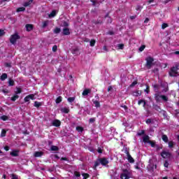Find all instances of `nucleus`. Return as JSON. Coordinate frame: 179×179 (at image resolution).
Returning <instances> with one entry per match:
<instances>
[{"label": "nucleus", "mask_w": 179, "mask_h": 179, "mask_svg": "<svg viewBox=\"0 0 179 179\" xmlns=\"http://www.w3.org/2000/svg\"><path fill=\"white\" fill-rule=\"evenodd\" d=\"M1 120H2V121H8V120H9V117L3 115L1 117Z\"/></svg>", "instance_id": "36"}, {"label": "nucleus", "mask_w": 179, "mask_h": 179, "mask_svg": "<svg viewBox=\"0 0 179 179\" xmlns=\"http://www.w3.org/2000/svg\"><path fill=\"white\" fill-rule=\"evenodd\" d=\"M145 48H146V45H142L138 48V51H140V52H142V51H143V50H145Z\"/></svg>", "instance_id": "44"}, {"label": "nucleus", "mask_w": 179, "mask_h": 179, "mask_svg": "<svg viewBox=\"0 0 179 179\" xmlns=\"http://www.w3.org/2000/svg\"><path fill=\"white\" fill-rule=\"evenodd\" d=\"M1 80L3 81L6 80V79H8V74L6 73H3L1 77H0Z\"/></svg>", "instance_id": "22"}, {"label": "nucleus", "mask_w": 179, "mask_h": 179, "mask_svg": "<svg viewBox=\"0 0 179 179\" xmlns=\"http://www.w3.org/2000/svg\"><path fill=\"white\" fill-rule=\"evenodd\" d=\"M136 85H138V80L134 81V82L130 85V87H134Z\"/></svg>", "instance_id": "51"}, {"label": "nucleus", "mask_w": 179, "mask_h": 179, "mask_svg": "<svg viewBox=\"0 0 179 179\" xmlns=\"http://www.w3.org/2000/svg\"><path fill=\"white\" fill-rule=\"evenodd\" d=\"M61 111L62 113H64V114H68L69 113V108H63L61 109Z\"/></svg>", "instance_id": "33"}, {"label": "nucleus", "mask_w": 179, "mask_h": 179, "mask_svg": "<svg viewBox=\"0 0 179 179\" xmlns=\"http://www.w3.org/2000/svg\"><path fill=\"white\" fill-rule=\"evenodd\" d=\"M150 137H149V136L146 135L143 137V142H144V143H149L150 141Z\"/></svg>", "instance_id": "12"}, {"label": "nucleus", "mask_w": 179, "mask_h": 179, "mask_svg": "<svg viewBox=\"0 0 179 179\" xmlns=\"http://www.w3.org/2000/svg\"><path fill=\"white\" fill-rule=\"evenodd\" d=\"M133 96H135L136 97H138L139 96H142V91L141 90H136L133 92Z\"/></svg>", "instance_id": "15"}, {"label": "nucleus", "mask_w": 179, "mask_h": 179, "mask_svg": "<svg viewBox=\"0 0 179 179\" xmlns=\"http://www.w3.org/2000/svg\"><path fill=\"white\" fill-rule=\"evenodd\" d=\"M166 27H169V24H167V23H163V24H162V29H166Z\"/></svg>", "instance_id": "52"}, {"label": "nucleus", "mask_w": 179, "mask_h": 179, "mask_svg": "<svg viewBox=\"0 0 179 179\" xmlns=\"http://www.w3.org/2000/svg\"><path fill=\"white\" fill-rule=\"evenodd\" d=\"M2 92L4 93V94H8V93H9V90H2Z\"/></svg>", "instance_id": "64"}, {"label": "nucleus", "mask_w": 179, "mask_h": 179, "mask_svg": "<svg viewBox=\"0 0 179 179\" xmlns=\"http://www.w3.org/2000/svg\"><path fill=\"white\" fill-rule=\"evenodd\" d=\"M154 110H155L156 111H158L159 113H162V108H160V106L157 104H154L152 106Z\"/></svg>", "instance_id": "14"}, {"label": "nucleus", "mask_w": 179, "mask_h": 179, "mask_svg": "<svg viewBox=\"0 0 179 179\" xmlns=\"http://www.w3.org/2000/svg\"><path fill=\"white\" fill-rule=\"evenodd\" d=\"M63 34L64 36H69V34H71V31H69V28H64Z\"/></svg>", "instance_id": "13"}, {"label": "nucleus", "mask_w": 179, "mask_h": 179, "mask_svg": "<svg viewBox=\"0 0 179 179\" xmlns=\"http://www.w3.org/2000/svg\"><path fill=\"white\" fill-rule=\"evenodd\" d=\"M76 131H78V132H83V127L78 126L76 127Z\"/></svg>", "instance_id": "45"}, {"label": "nucleus", "mask_w": 179, "mask_h": 179, "mask_svg": "<svg viewBox=\"0 0 179 179\" xmlns=\"http://www.w3.org/2000/svg\"><path fill=\"white\" fill-rule=\"evenodd\" d=\"M57 15V11L55 10H53L50 14L49 17H55V16Z\"/></svg>", "instance_id": "26"}, {"label": "nucleus", "mask_w": 179, "mask_h": 179, "mask_svg": "<svg viewBox=\"0 0 179 179\" xmlns=\"http://www.w3.org/2000/svg\"><path fill=\"white\" fill-rule=\"evenodd\" d=\"M31 3H33V0H28V1L24 3V6L27 8V6H30Z\"/></svg>", "instance_id": "24"}, {"label": "nucleus", "mask_w": 179, "mask_h": 179, "mask_svg": "<svg viewBox=\"0 0 179 179\" xmlns=\"http://www.w3.org/2000/svg\"><path fill=\"white\" fill-rule=\"evenodd\" d=\"M127 160H128L129 163H135V159H134L132 156H131V154L127 155Z\"/></svg>", "instance_id": "19"}, {"label": "nucleus", "mask_w": 179, "mask_h": 179, "mask_svg": "<svg viewBox=\"0 0 179 179\" xmlns=\"http://www.w3.org/2000/svg\"><path fill=\"white\" fill-rule=\"evenodd\" d=\"M101 164V162H100V158L96 160L95 162H94V170H96V169H97V167H99V166H100Z\"/></svg>", "instance_id": "18"}, {"label": "nucleus", "mask_w": 179, "mask_h": 179, "mask_svg": "<svg viewBox=\"0 0 179 179\" xmlns=\"http://www.w3.org/2000/svg\"><path fill=\"white\" fill-rule=\"evenodd\" d=\"M155 99L157 103H159V101H160V99H162V95H159V94H155Z\"/></svg>", "instance_id": "23"}, {"label": "nucleus", "mask_w": 179, "mask_h": 179, "mask_svg": "<svg viewBox=\"0 0 179 179\" xmlns=\"http://www.w3.org/2000/svg\"><path fill=\"white\" fill-rule=\"evenodd\" d=\"M11 179H19V177L17 176V175L13 173L11 174Z\"/></svg>", "instance_id": "55"}, {"label": "nucleus", "mask_w": 179, "mask_h": 179, "mask_svg": "<svg viewBox=\"0 0 179 179\" xmlns=\"http://www.w3.org/2000/svg\"><path fill=\"white\" fill-rule=\"evenodd\" d=\"M17 91L15 92V94H20L22 93V88L20 87H17Z\"/></svg>", "instance_id": "40"}, {"label": "nucleus", "mask_w": 179, "mask_h": 179, "mask_svg": "<svg viewBox=\"0 0 179 179\" xmlns=\"http://www.w3.org/2000/svg\"><path fill=\"white\" fill-rule=\"evenodd\" d=\"M92 22L93 23V24H103V20L98 18L96 20H93Z\"/></svg>", "instance_id": "8"}, {"label": "nucleus", "mask_w": 179, "mask_h": 179, "mask_svg": "<svg viewBox=\"0 0 179 179\" xmlns=\"http://www.w3.org/2000/svg\"><path fill=\"white\" fill-rule=\"evenodd\" d=\"M75 96L73 97H69L67 99V101H69V103H73L75 101Z\"/></svg>", "instance_id": "37"}, {"label": "nucleus", "mask_w": 179, "mask_h": 179, "mask_svg": "<svg viewBox=\"0 0 179 179\" xmlns=\"http://www.w3.org/2000/svg\"><path fill=\"white\" fill-rule=\"evenodd\" d=\"M50 150H52V152H58V150H59V148H58L57 145H52Z\"/></svg>", "instance_id": "21"}, {"label": "nucleus", "mask_w": 179, "mask_h": 179, "mask_svg": "<svg viewBox=\"0 0 179 179\" xmlns=\"http://www.w3.org/2000/svg\"><path fill=\"white\" fill-rule=\"evenodd\" d=\"M90 93H92V90L90 89H85L82 93L83 96H87V94H90Z\"/></svg>", "instance_id": "11"}, {"label": "nucleus", "mask_w": 179, "mask_h": 179, "mask_svg": "<svg viewBox=\"0 0 179 179\" xmlns=\"http://www.w3.org/2000/svg\"><path fill=\"white\" fill-rule=\"evenodd\" d=\"M10 156L13 157H19V150H13L10 152Z\"/></svg>", "instance_id": "9"}, {"label": "nucleus", "mask_w": 179, "mask_h": 179, "mask_svg": "<svg viewBox=\"0 0 179 179\" xmlns=\"http://www.w3.org/2000/svg\"><path fill=\"white\" fill-rule=\"evenodd\" d=\"M161 99H162L164 101H169V98L165 95H161Z\"/></svg>", "instance_id": "47"}, {"label": "nucleus", "mask_w": 179, "mask_h": 179, "mask_svg": "<svg viewBox=\"0 0 179 179\" xmlns=\"http://www.w3.org/2000/svg\"><path fill=\"white\" fill-rule=\"evenodd\" d=\"M8 86H15V80H13V79L9 78Z\"/></svg>", "instance_id": "29"}, {"label": "nucleus", "mask_w": 179, "mask_h": 179, "mask_svg": "<svg viewBox=\"0 0 179 179\" xmlns=\"http://www.w3.org/2000/svg\"><path fill=\"white\" fill-rule=\"evenodd\" d=\"M138 136H142V135H145V130H141L140 132L137 134Z\"/></svg>", "instance_id": "54"}, {"label": "nucleus", "mask_w": 179, "mask_h": 179, "mask_svg": "<svg viewBox=\"0 0 179 179\" xmlns=\"http://www.w3.org/2000/svg\"><path fill=\"white\" fill-rule=\"evenodd\" d=\"M44 155V152L43 151H37L34 152V157H41Z\"/></svg>", "instance_id": "10"}, {"label": "nucleus", "mask_w": 179, "mask_h": 179, "mask_svg": "<svg viewBox=\"0 0 179 179\" xmlns=\"http://www.w3.org/2000/svg\"><path fill=\"white\" fill-rule=\"evenodd\" d=\"M17 40H20V36H19V34H17V33H15V34L11 35L10 37V43L11 44H13V45H15V44H16V41H17Z\"/></svg>", "instance_id": "3"}, {"label": "nucleus", "mask_w": 179, "mask_h": 179, "mask_svg": "<svg viewBox=\"0 0 179 179\" xmlns=\"http://www.w3.org/2000/svg\"><path fill=\"white\" fill-rule=\"evenodd\" d=\"M147 94H149V92H150V87L148 85H146V89L144 90Z\"/></svg>", "instance_id": "42"}, {"label": "nucleus", "mask_w": 179, "mask_h": 179, "mask_svg": "<svg viewBox=\"0 0 179 179\" xmlns=\"http://www.w3.org/2000/svg\"><path fill=\"white\" fill-rule=\"evenodd\" d=\"M6 132H7V131L5 129H2L1 133V137L5 138V136H6Z\"/></svg>", "instance_id": "25"}, {"label": "nucleus", "mask_w": 179, "mask_h": 179, "mask_svg": "<svg viewBox=\"0 0 179 179\" xmlns=\"http://www.w3.org/2000/svg\"><path fill=\"white\" fill-rule=\"evenodd\" d=\"M145 61H146L145 66L147 69H151L152 66H153V62L155 61V59L149 56L145 59Z\"/></svg>", "instance_id": "2"}, {"label": "nucleus", "mask_w": 179, "mask_h": 179, "mask_svg": "<svg viewBox=\"0 0 179 179\" xmlns=\"http://www.w3.org/2000/svg\"><path fill=\"white\" fill-rule=\"evenodd\" d=\"M63 26L64 27H68L69 26V24L66 21H64Z\"/></svg>", "instance_id": "60"}, {"label": "nucleus", "mask_w": 179, "mask_h": 179, "mask_svg": "<svg viewBox=\"0 0 179 179\" xmlns=\"http://www.w3.org/2000/svg\"><path fill=\"white\" fill-rule=\"evenodd\" d=\"M54 33L55 34H59V33H61V29L60 28H58V27H56L55 29H54Z\"/></svg>", "instance_id": "35"}, {"label": "nucleus", "mask_w": 179, "mask_h": 179, "mask_svg": "<svg viewBox=\"0 0 179 179\" xmlns=\"http://www.w3.org/2000/svg\"><path fill=\"white\" fill-rule=\"evenodd\" d=\"M142 9H143V6L141 5H137L136 7V10H142Z\"/></svg>", "instance_id": "48"}, {"label": "nucleus", "mask_w": 179, "mask_h": 179, "mask_svg": "<svg viewBox=\"0 0 179 179\" xmlns=\"http://www.w3.org/2000/svg\"><path fill=\"white\" fill-rule=\"evenodd\" d=\"M143 104V107H145V106H146V101L143 100V99H140L138 101V106H141V104Z\"/></svg>", "instance_id": "28"}, {"label": "nucleus", "mask_w": 179, "mask_h": 179, "mask_svg": "<svg viewBox=\"0 0 179 179\" xmlns=\"http://www.w3.org/2000/svg\"><path fill=\"white\" fill-rule=\"evenodd\" d=\"M92 102H93V104H94V106L96 108H99V107H101L100 101L92 99Z\"/></svg>", "instance_id": "17"}, {"label": "nucleus", "mask_w": 179, "mask_h": 179, "mask_svg": "<svg viewBox=\"0 0 179 179\" xmlns=\"http://www.w3.org/2000/svg\"><path fill=\"white\" fill-rule=\"evenodd\" d=\"M47 26H48V22L44 21V22H43L42 27L44 29V28H45V27H47Z\"/></svg>", "instance_id": "50"}, {"label": "nucleus", "mask_w": 179, "mask_h": 179, "mask_svg": "<svg viewBox=\"0 0 179 179\" xmlns=\"http://www.w3.org/2000/svg\"><path fill=\"white\" fill-rule=\"evenodd\" d=\"M6 68H12V63H5Z\"/></svg>", "instance_id": "57"}, {"label": "nucleus", "mask_w": 179, "mask_h": 179, "mask_svg": "<svg viewBox=\"0 0 179 179\" xmlns=\"http://www.w3.org/2000/svg\"><path fill=\"white\" fill-rule=\"evenodd\" d=\"M17 99H19V95H17L16 94H15V95H13L10 98V100H11V101H15L16 100H17Z\"/></svg>", "instance_id": "32"}, {"label": "nucleus", "mask_w": 179, "mask_h": 179, "mask_svg": "<svg viewBox=\"0 0 179 179\" xmlns=\"http://www.w3.org/2000/svg\"><path fill=\"white\" fill-rule=\"evenodd\" d=\"M124 45L123 43H120L117 45L118 50H124Z\"/></svg>", "instance_id": "43"}, {"label": "nucleus", "mask_w": 179, "mask_h": 179, "mask_svg": "<svg viewBox=\"0 0 179 179\" xmlns=\"http://www.w3.org/2000/svg\"><path fill=\"white\" fill-rule=\"evenodd\" d=\"M124 153H125V155H127V156H129L130 155L129 154V150H128L127 148H124Z\"/></svg>", "instance_id": "58"}, {"label": "nucleus", "mask_w": 179, "mask_h": 179, "mask_svg": "<svg viewBox=\"0 0 179 179\" xmlns=\"http://www.w3.org/2000/svg\"><path fill=\"white\" fill-rule=\"evenodd\" d=\"M62 101V96H59L56 100H55V103L56 104H59V103H61Z\"/></svg>", "instance_id": "31"}, {"label": "nucleus", "mask_w": 179, "mask_h": 179, "mask_svg": "<svg viewBox=\"0 0 179 179\" xmlns=\"http://www.w3.org/2000/svg\"><path fill=\"white\" fill-rule=\"evenodd\" d=\"M53 52H57V50H58V46L57 45H55L52 48Z\"/></svg>", "instance_id": "53"}, {"label": "nucleus", "mask_w": 179, "mask_h": 179, "mask_svg": "<svg viewBox=\"0 0 179 179\" xmlns=\"http://www.w3.org/2000/svg\"><path fill=\"white\" fill-rule=\"evenodd\" d=\"M99 162L101 166H107V164L109 163L108 159H107L106 157L99 158Z\"/></svg>", "instance_id": "6"}, {"label": "nucleus", "mask_w": 179, "mask_h": 179, "mask_svg": "<svg viewBox=\"0 0 179 179\" xmlns=\"http://www.w3.org/2000/svg\"><path fill=\"white\" fill-rule=\"evenodd\" d=\"M179 65H176V66H173L171 68L169 71V76L174 77L177 73H178L177 71H178Z\"/></svg>", "instance_id": "4"}, {"label": "nucleus", "mask_w": 179, "mask_h": 179, "mask_svg": "<svg viewBox=\"0 0 179 179\" xmlns=\"http://www.w3.org/2000/svg\"><path fill=\"white\" fill-rule=\"evenodd\" d=\"M5 35V31L3 29H0V37Z\"/></svg>", "instance_id": "62"}, {"label": "nucleus", "mask_w": 179, "mask_h": 179, "mask_svg": "<svg viewBox=\"0 0 179 179\" xmlns=\"http://www.w3.org/2000/svg\"><path fill=\"white\" fill-rule=\"evenodd\" d=\"M24 10H26V8L24 7H20L17 8L16 10V12L19 13V12H24Z\"/></svg>", "instance_id": "34"}, {"label": "nucleus", "mask_w": 179, "mask_h": 179, "mask_svg": "<svg viewBox=\"0 0 179 179\" xmlns=\"http://www.w3.org/2000/svg\"><path fill=\"white\" fill-rule=\"evenodd\" d=\"M161 156L162 157H163V159H170L171 157V153H170L169 152L163 150L161 152Z\"/></svg>", "instance_id": "5"}, {"label": "nucleus", "mask_w": 179, "mask_h": 179, "mask_svg": "<svg viewBox=\"0 0 179 179\" xmlns=\"http://www.w3.org/2000/svg\"><path fill=\"white\" fill-rule=\"evenodd\" d=\"M27 31H31L33 30V24H27L25 26Z\"/></svg>", "instance_id": "20"}, {"label": "nucleus", "mask_w": 179, "mask_h": 179, "mask_svg": "<svg viewBox=\"0 0 179 179\" xmlns=\"http://www.w3.org/2000/svg\"><path fill=\"white\" fill-rule=\"evenodd\" d=\"M71 53L73 54L74 55H79V48H73L71 50Z\"/></svg>", "instance_id": "16"}, {"label": "nucleus", "mask_w": 179, "mask_h": 179, "mask_svg": "<svg viewBox=\"0 0 179 179\" xmlns=\"http://www.w3.org/2000/svg\"><path fill=\"white\" fill-rule=\"evenodd\" d=\"M28 97H29V100H34V94H33L28 95Z\"/></svg>", "instance_id": "61"}, {"label": "nucleus", "mask_w": 179, "mask_h": 179, "mask_svg": "<svg viewBox=\"0 0 179 179\" xmlns=\"http://www.w3.org/2000/svg\"><path fill=\"white\" fill-rule=\"evenodd\" d=\"M96 44V41L94 39H92L90 42V47H94Z\"/></svg>", "instance_id": "38"}, {"label": "nucleus", "mask_w": 179, "mask_h": 179, "mask_svg": "<svg viewBox=\"0 0 179 179\" xmlns=\"http://www.w3.org/2000/svg\"><path fill=\"white\" fill-rule=\"evenodd\" d=\"M82 176L83 177V179H87V178H89V177H90V175H89V173H82Z\"/></svg>", "instance_id": "39"}, {"label": "nucleus", "mask_w": 179, "mask_h": 179, "mask_svg": "<svg viewBox=\"0 0 179 179\" xmlns=\"http://www.w3.org/2000/svg\"><path fill=\"white\" fill-rule=\"evenodd\" d=\"M96 121V118L92 117L90 119V124H93Z\"/></svg>", "instance_id": "63"}, {"label": "nucleus", "mask_w": 179, "mask_h": 179, "mask_svg": "<svg viewBox=\"0 0 179 179\" xmlns=\"http://www.w3.org/2000/svg\"><path fill=\"white\" fill-rule=\"evenodd\" d=\"M74 176H75L76 177H77V178L80 177V172H79V171H75V172H74Z\"/></svg>", "instance_id": "56"}, {"label": "nucleus", "mask_w": 179, "mask_h": 179, "mask_svg": "<svg viewBox=\"0 0 179 179\" xmlns=\"http://www.w3.org/2000/svg\"><path fill=\"white\" fill-rule=\"evenodd\" d=\"M162 141H164V142H165L166 143L169 142V137L167 136V135L166 134L162 135Z\"/></svg>", "instance_id": "30"}, {"label": "nucleus", "mask_w": 179, "mask_h": 179, "mask_svg": "<svg viewBox=\"0 0 179 179\" xmlns=\"http://www.w3.org/2000/svg\"><path fill=\"white\" fill-rule=\"evenodd\" d=\"M152 86H153L154 90H155V92H157V91L159 90V85L155 84V85H152Z\"/></svg>", "instance_id": "49"}, {"label": "nucleus", "mask_w": 179, "mask_h": 179, "mask_svg": "<svg viewBox=\"0 0 179 179\" xmlns=\"http://www.w3.org/2000/svg\"><path fill=\"white\" fill-rule=\"evenodd\" d=\"M52 125L53 127H61V121L59 120H53Z\"/></svg>", "instance_id": "7"}, {"label": "nucleus", "mask_w": 179, "mask_h": 179, "mask_svg": "<svg viewBox=\"0 0 179 179\" xmlns=\"http://www.w3.org/2000/svg\"><path fill=\"white\" fill-rule=\"evenodd\" d=\"M122 173H120L121 179H129L131 176H132V173L129 171L128 169H122Z\"/></svg>", "instance_id": "1"}, {"label": "nucleus", "mask_w": 179, "mask_h": 179, "mask_svg": "<svg viewBox=\"0 0 179 179\" xmlns=\"http://www.w3.org/2000/svg\"><path fill=\"white\" fill-rule=\"evenodd\" d=\"M169 148L172 149V148H174V141H169Z\"/></svg>", "instance_id": "46"}, {"label": "nucleus", "mask_w": 179, "mask_h": 179, "mask_svg": "<svg viewBox=\"0 0 179 179\" xmlns=\"http://www.w3.org/2000/svg\"><path fill=\"white\" fill-rule=\"evenodd\" d=\"M24 101H25V103L30 101V99L28 95L24 98Z\"/></svg>", "instance_id": "59"}, {"label": "nucleus", "mask_w": 179, "mask_h": 179, "mask_svg": "<svg viewBox=\"0 0 179 179\" xmlns=\"http://www.w3.org/2000/svg\"><path fill=\"white\" fill-rule=\"evenodd\" d=\"M41 106H42L41 102H38L37 101L34 102V106L36 107V108H39V107H41Z\"/></svg>", "instance_id": "27"}, {"label": "nucleus", "mask_w": 179, "mask_h": 179, "mask_svg": "<svg viewBox=\"0 0 179 179\" xmlns=\"http://www.w3.org/2000/svg\"><path fill=\"white\" fill-rule=\"evenodd\" d=\"M150 143L151 148H156V142L155 141H150Z\"/></svg>", "instance_id": "41"}]
</instances>
